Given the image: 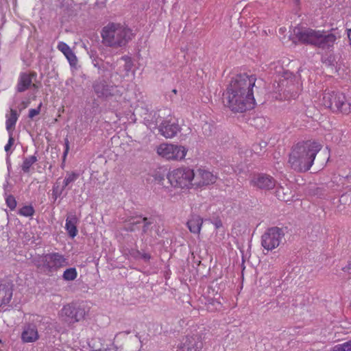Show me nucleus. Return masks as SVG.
Wrapping results in <instances>:
<instances>
[{"instance_id": "obj_36", "label": "nucleus", "mask_w": 351, "mask_h": 351, "mask_svg": "<svg viewBox=\"0 0 351 351\" xmlns=\"http://www.w3.org/2000/svg\"><path fill=\"white\" fill-rule=\"evenodd\" d=\"M64 189L62 188L61 190H59L58 187H53L52 191V196L53 197L56 199L62 193V191Z\"/></svg>"}, {"instance_id": "obj_11", "label": "nucleus", "mask_w": 351, "mask_h": 351, "mask_svg": "<svg viewBox=\"0 0 351 351\" xmlns=\"http://www.w3.org/2000/svg\"><path fill=\"white\" fill-rule=\"evenodd\" d=\"M194 180L193 182V188L199 189L215 183L217 177L212 172L204 168H199L194 171Z\"/></svg>"}, {"instance_id": "obj_37", "label": "nucleus", "mask_w": 351, "mask_h": 351, "mask_svg": "<svg viewBox=\"0 0 351 351\" xmlns=\"http://www.w3.org/2000/svg\"><path fill=\"white\" fill-rule=\"evenodd\" d=\"M343 271L348 273V274H351V261L346 267L343 268Z\"/></svg>"}, {"instance_id": "obj_8", "label": "nucleus", "mask_w": 351, "mask_h": 351, "mask_svg": "<svg viewBox=\"0 0 351 351\" xmlns=\"http://www.w3.org/2000/svg\"><path fill=\"white\" fill-rule=\"evenodd\" d=\"M87 315L86 308L82 305L67 304L58 313L59 318L64 322L76 323L85 319Z\"/></svg>"}, {"instance_id": "obj_24", "label": "nucleus", "mask_w": 351, "mask_h": 351, "mask_svg": "<svg viewBox=\"0 0 351 351\" xmlns=\"http://www.w3.org/2000/svg\"><path fill=\"white\" fill-rule=\"evenodd\" d=\"M35 213L34 207L31 205H25L22 206L18 211V214L25 217H31Z\"/></svg>"}, {"instance_id": "obj_2", "label": "nucleus", "mask_w": 351, "mask_h": 351, "mask_svg": "<svg viewBox=\"0 0 351 351\" xmlns=\"http://www.w3.org/2000/svg\"><path fill=\"white\" fill-rule=\"evenodd\" d=\"M322 145L315 141H306L294 145L289 154L288 165L297 172L308 171L314 163Z\"/></svg>"}, {"instance_id": "obj_6", "label": "nucleus", "mask_w": 351, "mask_h": 351, "mask_svg": "<svg viewBox=\"0 0 351 351\" xmlns=\"http://www.w3.org/2000/svg\"><path fill=\"white\" fill-rule=\"evenodd\" d=\"M68 265L67 259L59 252H50L39 256L36 267L48 276H52Z\"/></svg>"}, {"instance_id": "obj_42", "label": "nucleus", "mask_w": 351, "mask_h": 351, "mask_svg": "<svg viewBox=\"0 0 351 351\" xmlns=\"http://www.w3.org/2000/svg\"><path fill=\"white\" fill-rule=\"evenodd\" d=\"M147 219L146 217H144V218L142 219V221H143V222H145V223L147 221Z\"/></svg>"}, {"instance_id": "obj_29", "label": "nucleus", "mask_w": 351, "mask_h": 351, "mask_svg": "<svg viewBox=\"0 0 351 351\" xmlns=\"http://www.w3.org/2000/svg\"><path fill=\"white\" fill-rule=\"evenodd\" d=\"M5 203L7 206L11 210H13L16 207V200L15 197L12 195H8L5 197Z\"/></svg>"}, {"instance_id": "obj_20", "label": "nucleus", "mask_w": 351, "mask_h": 351, "mask_svg": "<svg viewBox=\"0 0 351 351\" xmlns=\"http://www.w3.org/2000/svg\"><path fill=\"white\" fill-rule=\"evenodd\" d=\"M12 286L9 283H0V306L10 302L12 297Z\"/></svg>"}, {"instance_id": "obj_10", "label": "nucleus", "mask_w": 351, "mask_h": 351, "mask_svg": "<svg viewBox=\"0 0 351 351\" xmlns=\"http://www.w3.org/2000/svg\"><path fill=\"white\" fill-rule=\"evenodd\" d=\"M284 237L285 232L282 228H269L261 237V245L267 250H273L280 245Z\"/></svg>"}, {"instance_id": "obj_4", "label": "nucleus", "mask_w": 351, "mask_h": 351, "mask_svg": "<svg viewBox=\"0 0 351 351\" xmlns=\"http://www.w3.org/2000/svg\"><path fill=\"white\" fill-rule=\"evenodd\" d=\"M132 37V31L119 23H109L103 28L101 32L104 44L111 47L117 48L125 46Z\"/></svg>"}, {"instance_id": "obj_33", "label": "nucleus", "mask_w": 351, "mask_h": 351, "mask_svg": "<svg viewBox=\"0 0 351 351\" xmlns=\"http://www.w3.org/2000/svg\"><path fill=\"white\" fill-rule=\"evenodd\" d=\"M69 152V141L67 138L64 139V150L62 156V160L64 162Z\"/></svg>"}, {"instance_id": "obj_32", "label": "nucleus", "mask_w": 351, "mask_h": 351, "mask_svg": "<svg viewBox=\"0 0 351 351\" xmlns=\"http://www.w3.org/2000/svg\"><path fill=\"white\" fill-rule=\"evenodd\" d=\"M42 103L39 104L37 108H32L29 110V117L33 119L35 116L40 114Z\"/></svg>"}, {"instance_id": "obj_22", "label": "nucleus", "mask_w": 351, "mask_h": 351, "mask_svg": "<svg viewBox=\"0 0 351 351\" xmlns=\"http://www.w3.org/2000/svg\"><path fill=\"white\" fill-rule=\"evenodd\" d=\"M5 121V127L8 134H13L16 123L19 119V114L16 110L10 109V114H7Z\"/></svg>"}, {"instance_id": "obj_45", "label": "nucleus", "mask_w": 351, "mask_h": 351, "mask_svg": "<svg viewBox=\"0 0 351 351\" xmlns=\"http://www.w3.org/2000/svg\"><path fill=\"white\" fill-rule=\"evenodd\" d=\"M295 1H298L299 0H295Z\"/></svg>"}, {"instance_id": "obj_23", "label": "nucleus", "mask_w": 351, "mask_h": 351, "mask_svg": "<svg viewBox=\"0 0 351 351\" xmlns=\"http://www.w3.org/2000/svg\"><path fill=\"white\" fill-rule=\"evenodd\" d=\"M38 161L37 156L35 155L29 156L23 158L21 169L23 173H29L31 167Z\"/></svg>"}, {"instance_id": "obj_39", "label": "nucleus", "mask_w": 351, "mask_h": 351, "mask_svg": "<svg viewBox=\"0 0 351 351\" xmlns=\"http://www.w3.org/2000/svg\"><path fill=\"white\" fill-rule=\"evenodd\" d=\"M348 37L349 39V45L351 48V28L348 29Z\"/></svg>"}, {"instance_id": "obj_38", "label": "nucleus", "mask_w": 351, "mask_h": 351, "mask_svg": "<svg viewBox=\"0 0 351 351\" xmlns=\"http://www.w3.org/2000/svg\"><path fill=\"white\" fill-rule=\"evenodd\" d=\"M141 257L145 261H148L150 258V255L149 254L144 253L141 255Z\"/></svg>"}, {"instance_id": "obj_14", "label": "nucleus", "mask_w": 351, "mask_h": 351, "mask_svg": "<svg viewBox=\"0 0 351 351\" xmlns=\"http://www.w3.org/2000/svg\"><path fill=\"white\" fill-rule=\"evenodd\" d=\"M275 179L267 174L257 173L254 175L250 180V184L261 189L271 190L276 186Z\"/></svg>"}, {"instance_id": "obj_35", "label": "nucleus", "mask_w": 351, "mask_h": 351, "mask_svg": "<svg viewBox=\"0 0 351 351\" xmlns=\"http://www.w3.org/2000/svg\"><path fill=\"white\" fill-rule=\"evenodd\" d=\"M154 179L156 183L163 185L165 181L164 175L157 173L154 176Z\"/></svg>"}, {"instance_id": "obj_18", "label": "nucleus", "mask_w": 351, "mask_h": 351, "mask_svg": "<svg viewBox=\"0 0 351 351\" xmlns=\"http://www.w3.org/2000/svg\"><path fill=\"white\" fill-rule=\"evenodd\" d=\"M57 49L66 57L71 66H75L77 64V58L70 47L64 42H59Z\"/></svg>"}, {"instance_id": "obj_31", "label": "nucleus", "mask_w": 351, "mask_h": 351, "mask_svg": "<svg viewBox=\"0 0 351 351\" xmlns=\"http://www.w3.org/2000/svg\"><path fill=\"white\" fill-rule=\"evenodd\" d=\"M351 112V97L348 99L346 98L344 106L343 109V114H348Z\"/></svg>"}, {"instance_id": "obj_40", "label": "nucleus", "mask_w": 351, "mask_h": 351, "mask_svg": "<svg viewBox=\"0 0 351 351\" xmlns=\"http://www.w3.org/2000/svg\"><path fill=\"white\" fill-rule=\"evenodd\" d=\"M140 223H141L140 220H136V221H133V223H135V224Z\"/></svg>"}, {"instance_id": "obj_1", "label": "nucleus", "mask_w": 351, "mask_h": 351, "mask_svg": "<svg viewBox=\"0 0 351 351\" xmlns=\"http://www.w3.org/2000/svg\"><path fill=\"white\" fill-rule=\"evenodd\" d=\"M256 80L255 75L247 73L233 77L223 94L224 106L234 113L254 108L256 104L254 88Z\"/></svg>"}, {"instance_id": "obj_15", "label": "nucleus", "mask_w": 351, "mask_h": 351, "mask_svg": "<svg viewBox=\"0 0 351 351\" xmlns=\"http://www.w3.org/2000/svg\"><path fill=\"white\" fill-rule=\"evenodd\" d=\"M36 77V73L35 72L29 73H21L16 84V90L19 93H23L29 89L31 86L37 88L38 86L32 83V79Z\"/></svg>"}, {"instance_id": "obj_9", "label": "nucleus", "mask_w": 351, "mask_h": 351, "mask_svg": "<svg viewBox=\"0 0 351 351\" xmlns=\"http://www.w3.org/2000/svg\"><path fill=\"white\" fill-rule=\"evenodd\" d=\"M187 152L184 146L169 143L160 144L157 147V154L169 160L180 161L184 159Z\"/></svg>"}, {"instance_id": "obj_43", "label": "nucleus", "mask_w": 351, "mask_h": 351, "mask_svg": "<svg viewBox=\"0 0 351 351\" xmlns=\"http://www.w3.org/2000/svg\"><path fill=\"white\" fill-rule=\"evenodd\" d=\"M205 126H206V127H208V128H210V125H208V123H206V124H205Z\"/></svg>"}, {"instance_id": "obj_21", "label": "nucleus", "mask_w": 351, "mask_h": 351, "mask_svg": "<svg viewBox=\"0 0 351 351\" xmlns=\"http://www.w3.org/2000/svg\"><path fill=\"white\" fill-rule=\"evenodd\" d=\"M77 218L75 215L69 216L66 219L65 229L71 238H74L77 234Z\"/></svg>"}, {"instance_id": "obj_5", "label": "nucleus", "mask_w": 351, "mask_h": 351, "mask_svg": "<svg viewBox=\"0 0 351 351\" xmlns=\"http://www.w3.org/2000/svg\"><path fill=\"white\" fill-rule=\"evenodd\" d=\"M194 176V170L186 166L169 170L167 174L170 185L174 189L181 190L193 189Z\"/></svg>"}, {"instance_id": "obj_16", "label": "nucleus", "mask_w": 351, "mask_h": 351, "mask_svg": "<svg viewBox=\"0 0 351 351\" xmlns=\"http://www.w3.org/2000/svg\"><path fill=\"white\" fill-rule=\"evenodd\" d=\"M180 131V128L178 123L171 121V120L164 121L159 126V132L164 137L173 138Z\"/></svg>"}, {"instance_id": "obj_12", "label": "nucleus", "mask_w": 351, "mask_h": 351, "mask_svg": "<svg viewBox=\"0 0 351 351\" xmlns=\"http://www.w3.org/2000/svg\"><path fill=\"white\" fill-rule=\"evenodd\" d=\"M93 89L99 97L108 98L121 95L117 86L108 85L104 80L96 81L93 84Z\"/></svg>"}, {"instance_id": "obj_26", "label": "nucleus", "mask_w": 351, "mask_h": 351, "mask_svg": "<svg viewBox=\"0 0 351 351\" xmlns=\"http://www.w3.org/2000/svg\"><path fill=\"white\" fill-rule=\"evenodd\" d=\"M79 177V174L73 171L68 172L63 181V189L74 182Z\"/></svg>"}, {"instance_id": "obj_30", "label": "nucleus", "mask_w": 351, "mask_h": 351, "mask_svg": "<svg viewBox=\"0 0 351 351\" xmlns=\"http://www.w3.org/2000/svg\"><path fill=\"white\" fill-rule=\"evenodd\" d=\"M121 60H124L125 62V70L127 72L130 71L133 66V62L131 58L128 56H123Z\"/></svg>"}, {"instance_id": "obj_25", "label": "nucleus", "mask_w": 351, "mask_h": 351, "mask_svg": "<svg viewBox=\"0 0 351 351\" xmlns=\"http://www.w3.org/2000/svg\"><path fill=\"white\" fill-rule=\"evenodd\" d=\"M77 277V271L75 267H71L66 269L62 275V278L64 280L72 281Z\"/></svg>"}, {"instance_id": "obj_41", "label": "nucleus", "mask_w": 351, "mask_h": 351, "mask_svg": "<svg viewBox=\"0 0 351 351\" xmlns=\"http://www.w3.org/2000/svg\"><path fill=\"white\" fill-rule=\"evenodd\" d=\"M23 104L24 108H26L27 106V105H28L27 102L23 101Z\"/></svg>"}, {"instance_id": "obj_13", "label": "nucleus", "mask_w": 351, "mask_h": 351, "mask_svg": "<svg viewBox=\"0 0 351 351\" xmlns=\"http://www.w3.org/2000/svg\"><path fill=\"white\" fill-rule=\"evenodd\" d=\"M204 347V341L201 335H193L184 337L180 343L182 351H201Z\"/></svg>"}, {"instance_id": "obj_3", "label": "nucleus", "mask_w": 351, "mask_h": 351, "mask_svg": "<svg viewBox=\"0 0 351 351\" xmlns=\"http://www.w3.org/2000/svg\"><path fill=\"white\" fill-rule=\"evenodd\" d=\"M294 34L300 43L314 45L324 50L332 49L337 40L341 38L337 28L325 31L308 27H295Z\"/></svg>"}, {"instance_id": "obj_7", "label": "nucleus", "mask_w": 351, "mask_h": 351, "mask_svg": "<svg viewBox=\"0 0 351 351\" xmlns=\"http://www.w3.org/2000/svg\"><path fill=\"white\" fill-rule=\"evenodd\" d=\"M346 96L343 93L325 90L319 98L320 104L332 112H341L343 114Z\"/></svg>"}, {"instance_id": "obj_19", "label": "nucleus", "mask_w": 351, "mask_h": 351, "mask_svg": "<svg viewBox=\"0 0 351 351\" xmlns=\"http://www.w3.org/2000/svg\"><path fill=\"white\" fill-rule=\"evenodd\" d=\"M203 224V219L197 215H191L186 223L189 231L195 234L200 233Z\"/></svg>"}, {"instance_id": "obj_44", "label": "nucleus", "mask_w": 351, "mask_h": 351, "mask_svg": "<svg viewBox=\"0 0 351 351\" xmlns=\"http://www.w3.org/2000/svg\"><path fill=\"white\" fill-rule=\"evenodd\" d=\"M282 199H283L284 201H287V199H286L285 197H283V198H282Z\"/></svg>"}, {"instance_id": "obj_27", "label": "nucleus", "mask_w": 351, "mask_h": 351, "mask_svg": "<svg viewBox=\"0 0 351 351\" xmlns=\"http://www.w3.org/2000/svg\"><path fill=\"white\" fill-rule=\"evenodd\" d=\"M330 351H351V339L333 346Z\"/></svg>"}, {"instance_id": "obj_28", "label": "nucleus", "mask_w": 351, "mask_h": 351, "mask_svg": "<svg viewBox=\"0 0 351 351\" xmlns=\"http://www.w3.org/2000/svg\"><path fill=\"white\" fill-rule=\"evenodd\" d=\"M339 176L341 177L339 181L341 184L345 186L346 188L351 187V170L349 171L348 174L340 173Z\"/></svg>"}, {"instance_id": "obj_34", "label": "nucleus", "mask_w": 351, "mask_h": 351, "mask_svg": "<svg viewBox=\"0 0 351 351\" xmlns=\"http://www.w3.org/2000/svg\"><path fill=\"white\" fill-rule=\"evenodd\" d=\"M12 135H13V134H9L8 141L7 144L5 145V147H4V149H5V151L6 152H8L10 150L11 147L14 144V138H13Z\"/></svg>"}, {"instance_id": "obj_17", "label": "nucleus", "mask_w": 351, "mask_h": 351, "mask_svg": "<svg viewBox=\"0 0 351 351\" xmlns=\"http://www.w3.org/2000/svg\"><path fill=\"white\" fill-rule=\"evenodd\" d=\"M23 343H33L39 339L37 327L34 324H29L24 326L21 336Z\"/></svg>"}]
</instances>
